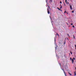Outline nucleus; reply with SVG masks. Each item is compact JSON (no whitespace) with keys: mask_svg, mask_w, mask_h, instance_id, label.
<instances>
[{"mask_svg":"<svg viewBox=\"0 0 76 76\" xmlns=\"http://www.w3.org/2000/svg\"><path fill=\"white\" fill-rule=\"evenodd\" d=\"M70 9L71 10H72V6L70 5Z\"/></svg>","mask_w":76,"mask_h":76,"instance_id":"obj_1","label":"nucleus"},{"mask_svg":"<svg viewBox=\"0 0 76 76\" xmlns=\"http://www.w3.org/2000/svg\"><path fill=\"white\" fill-rule=\"evenodd\" d=\"M48 13V14H50V11H49V10L48 9H47Z\"/></svg>","mask_w":76,"mask_h":76,"instance_id":"obj_2","label":"nucleus"},{"mask_svg":"<svg viewBox=\"0 0 76 76\" xmlns=\"http://www.w3.org/2000/svg\"><path fill=\"white\" fill-rule=\"evenodd\" d=\"M72 64H73V62L74 61V60H73V59H72Z\"/></svg>","mask_w":76,"mask_h":76,"instance_id":"obj_3","label":"nucleus"},{"mask_svg":"<svg viewBox=\"0 0 76 76\" xmlns=\"http://www.w3.org/2000/svg\"><path fill=\"white\" fill-rule=\"evenodd\" d=\"M49 2L51 3L52 2H53V1L52 0H50Z\"/></svg>","mask_w":76,"mask_h":76,"instance_id":"obj_4","label":"nucleus"},{"mask_svg":"<svg viewBox=\"0 0 76 76\" xmlns=\"http://www.w3.org/2000/svg\"><path fill=\"white\" fill-rule=\"evenodd\" d=\"M62 70H63L64 74H66V73H65V72H64V69H62Z\"/></svg>","mask_w":76,"mask_h":76,"instance_id":"obj_5","label":"nucleus"},{"mask_svg":"<svg viewBox=\"0 0 76 76\" xmlns=\"http://www.w3.org/2000/svg\"><path fill=\"white\" fill-rule=\"evenodd\" d=\"M65 2L66 3V4H67V0H65Z\"/></svg>","mask_w":76,"mask_h":76,"instance_id":"obj_6","label":"nucleus"},{"mask_svg":"<svg viewBox=\"0 0 76 76\" xmlns=\"http://www.w3.org/2000/svg\"><path fill=\"white\" fill-rule=\"evenodd\" d=\"M69 75H70V76H72V74L70 73L69 72Z\"/></svg>","mask_w":76,"mask_h":76,"instance_id":"obj_7","label":"nucleus"},{"mask_svg":"<svg viewBox=\"0 0 76 76\" xmlns=\"http://www.w3.org/2000/svg\"><path fill=\"white\" fill-rule=\"evenodd\" d=\"M62 8V6H61V7H60V9H61Z\"/></svg>","mask_w":76,"mask_h":76,"instance_id":"obj_8","label":"nucleus"},{"mask_svg":"<svg viewBox=\"0 0 76 76\" xmlns=\"http://www.w3.org/2000/svg\"><path fill=\"white\" fill-rule=\"evenodd\" d=\"M57 9H58L59 10H60V9H59V8H58H58H57Z\"/></svg>","mask_w":76,"mask_h":76,"instance_id":"obj_9","label":"nucleus"},{"mask_svg":"<svg viewBox=\"0 0 76 76\" xmlns=\"http://www.w3.org/2000/svg\"><path fill=\"white\" fill-rule=\"evenodd\" d=\"M46 3H47V2L48 1V0H46Z\"/></svg>","mask_w":76,"mask_h":76,"instance_id":"obj_10","label":"nucleus"},{"mask_svg":"<svg viewBox=\"0 0 76 76\" xmlns=\"http://www.w3.org/2000/svg\"><path fill=\"white\" fill-rule=\"evenodd\" d=\"M60 3L61 4H62V2H61V1H60Z\"/></svg>","mask_w":76,"mask_h":76,"instance_id":"obj_11","label":"nucleus"},{"mask_svg":"<svg viewBox=\"0 0 76 76\" xmlns=\"http://www.w3.org/2000/svg\"><path fill=\"white\" fill-rule=\"evenodd\" d=\"M70 60H72V59L71 58H70Z\"/></svg>","mask_w":76,"mask_h":76,"instance_id":"obj_12","label":"nucleus"},{"mask_svg":"<svg viewBox=\"0 0 76 76\" xmlns=\"http://www.w3.org/2000/svg\"><path fill=\"white\" fill-rule=\"evenodd\" d=\"M64 4L65 6H66V5H65V4H64Z\"/></svg>","mask_w":76,"mask_h":76,"instance_id":"obj_13","label":"nucleus"},{"mask_svg":"<svg viewBox=\"0 0 76 76\" xmlns=\"http://www.w3.org/2000/svg\"><path fill=\"white\" fill-rule=\"evenodd\" d=\"M70 53L71 54H72V51L70 52Z\"/></svg>","mask_w":76,"mask_h":76,"instance_id":"obj_14","label":"nucleus"},{"mask_svg":"<svg viewBox=\"0 0 76 76\" xmlns=\"http://www.w3.org/2000/svg\"><path fill=\"white\" fill-rule=\"evenodd\" d=\"M72 27L73 28H75V26H74V25L72 26Z\"/></svg>","mask_w":76,"mask_h":76,"instance_id":"obj_15","label":"nucleus"},{"mask_svg":"<svg viewBox=\"0 0 76 76\" xmlns=\"http://www.w3.org/2000/svg\"><path fill=\"white\" fill-rule=\"evenodd\" d=\"M67 4H69V2H67Z\"/></svg>","mask_w":76,"mask_h":76,"instance_id":"obj_16","label":"nucleus"},{"mask_svg":"<svg viewBox=\"0 0 76 76\" xmlns=\"http://www.w3.org/2000/svg\"><path fill=\"white\" fill-rule=\"evenodd\" d=\"M73 60H75V58H73Z\"/></svg>","mask_w":76,"mask_h":76,"instance_id":"obj_17","label":"nucleus"},{"mask_svg":"<svg viewBox=\"0 0 76 76\" xmlns=\"http://www.w3.org/2000/svg\"><path fill=\"white\" fill-rule=\"evenodd\" d=\"M72 13H74V11H73L72 12Z\"/></svg>","mask_w":76,"mask_h":76,"instance_id":"obj_18","label":"nucleus"},{"mask_svg":"<svg viewBox=\"0 0 76 76\" xmlns=\"http://www.w3.org/2000/svg\"><path fill=\"white\" fill-rule=\"evenodd\" d=\"M71 25H73V23H71Z\"/></svg>","mask_w":76,"mask_h":76,"instance_id":"obj_19","label":"nucleus"},{"mask_svg":"<svg viewBox=\"0 0 76 76\" xmlns=\"http://www.w3.org/2000/svg\"><path fill=\"white\" fill-rule=\"evenodd\" d=\"M73 36H74V39H75V36H74V35H73Z\"/></svg>","mask_w":76,"mask_h":76,"instance_id":"obj_20","label":"nucleus"},{"mask_svg":"<svg viewBox=\"0 0 76 76\" xmlns=\"http://www.w3.org/2000/svg\"><path fill=\"white\" fill-rule=\"evenodd\" d=\"M66 11H65V12H64V13H66Z\"/></svg>","mask_w":76,"mask_h":76,"instance_id":"obj_21","label":"nucleus"},{"mask_svg":"<svg viewBox=\"0 0 76 76\" xmlns=\"http://www.w3.org/2000/svg\"><path fill=\"white\" fill-rule=\"evenodd\" d=\"M75 48H76V45H75Z\"/></svg>","mask_w":76,"mask_h":76,"instance_id":"obj_22","label":"nucleus"},{"mask_svg":"<svg viewBox=\"0 0 76 76\" xmlns=\"http://www.w3.org/2000/svg\"><path fill=\"white\" fill-rule=\"evenodd\" d=\"M64 57H65V56H66V55L65 54V55H64Z\"/></svg>","mask_w":76,"mask_h":76,"instance_id":"obj_23","label":"nucleus"},{"mask_svg":"<svg viewBox=\"0 0 76 76\" xmlns=\"http://www.w3.org/2000/svg\"><path fill=\"white\" fill-rule=\"evenodd\" d=\"M60 10L61 12H62V10Z\"/></svg>","mask_w":76,"mask_h":76,"instance_id":"obj_24","label":"nucleus"},{"mask_svg":"<svg viewBox=\"0 0 76 76\" xmlns=\"http://www.w3.org/2000/svg\"><path fill=\"white\" fill-rule=\"evenodd\" d=\"M67 35H68V36H69V35L68 34H67Z\"/></svg>","mask_w":76,"mask_h":76,"instance_id":"obj_25","label":"nucleus"},{"mask_svg":"<svg viewBox=\"0 0 76 76\" xmlns=\"http://www.w3.org/2000/svg\"><path fill=\"white\" fill-rule=\"evenodd\" d=\"M58 36L59 37V34H58Z\"/></svg>","mask_w":76,"mask_h":76,"instance_id":"obj_26","label":"nucleus"},{"mask_svg":"<svg viewBox=\"0 0 76 76\" xmlns=\"http://www.w3.org/2000/svg\"><path fill=\"white\" fill-rule=\"evenodd\" d=\"M58 33L57 34V35H58Z\"/></svg>","mask_w":76,"mask_h":76,"instance_id":"obj_27","label":"nucleus"},{"mask_svg":"<svg viewBox=\"0 0 76 76\" xmlns=\"http://www.w3.org/2000/svg\"><path fill=\"white\" fill-rule=\"evenodd\" d=\"M69 55L70 56V53H69Z\"/></svg>","mask_w":76,"mask_h":76,"instance_id":"obj_28","label":"nucleus"},{"mask_svg":"<svg viewBox=\"0 0 76 76\" xmlns=\"http://www.w3.org/2000/svg\"><path fill=\"white\" fill-rule=\"evenodd\" d=\"M60 6H61V4H60Z\"/></svg>","mask_w":76,"mask_h":76,"instance_id":"obj_29","label":"nucleus"},{"mask_svg":"<svg viewBox=\"0 0 76 76\" xmlns=\"http://www.w3.org/2000/svg\"><path fill=\"white\" fill-rule=\"evenodd\" d=\"M65 43H66V42H64V44H65Z\"/></svg>","mask_w":76,"mask_h":76,"instance_id":"obj_30","label":"nucleus"},{"mask_svg":"<svg viewBox=\"0 0 76 76\" xmlns=\"http://www.w3.org/2000/svg\"><path fill=\"white\" fill-rule=\"evenodd\" d=\"M75 50H76V48H75Z\"/></svg>","mask_w":76,"mask_h":76,"instance_id":"obj_31","label":"nucleus"},{"mask_svg":"<svg viewBox=\"0 0 76 76\" xmlns=\"http://www.w3.org/2000/svg\"><path fill=\"white\" fill-rule=\"evenodd\" d=\"M75 69H76V68H75Z\"/></svg>","mask_w":76,"mask_h":76,"instance_id":"obj_32","label":"nucleus"},{"mask_svg":"<svg viewBox=\"0 0 76 76\" xmlns=\"http://www.w3.org/2000/svg\"><path fill=\"white\" fill-rule=\"evenodd\" d=\"M67 25H68V24L67 23Z\"/></svg>","mask_w":76,"mask_h":76,"instance_id":"obj_33","label":"nucleus"}]
</instances>
